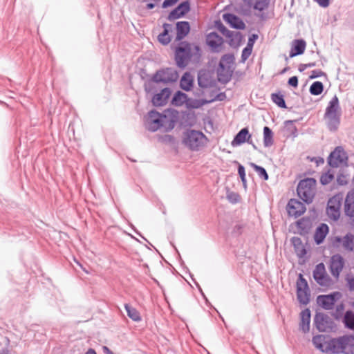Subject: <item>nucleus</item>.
Masks as SVG:
<instances>
[{
    "label": "nucleus",
    "mask_w": 354,
    "mask_h": 354,
    "mask_svg": "<svg viewBox=\"0 0 354 354\" xmlns=\"http://www.w3.org/2000/svg\"><path fill=\"white\" fill-rule=\"evenodd\" d=\"M103 351L105 354H113V353L107 346H103Z\"/></svg>",
    "instance_id": "obj_53"
},
{
    "label": "nucleus",
    "mask_w": 354,
    "mask_h": 354,
    "mask_svg": "<svg viewBox=\"0 0 354 354\" xmlns=\"http://www.w3.org/2000/svg\"><path fill=\"white\" fill-rule=\"evenodd\" d=\"M337 181L340 185H345L348 182V176L343 174H339L337 177Z\"/></svg>",
    "instance_id": "obj_44"
},
{
    "label": "nucleus",
    "mask_w": 354,
    "mask_h": 354,
    "mask_svg": "<svg viewBox=\"0 0 354 354\" xmlns=\"http://www.w3.org/2000/svg\"><path fill=\"white\" fill-rule=\"evenodd\" d=\"M273 133L268 127L263 128V144L266 147H269L273 145Z\"/></svg>",
    "instance_id": "obj_32"
},
{
    "label": "nucleus",
    "mask_w": 354,
    "mask_h": 354,
    "mask_svg": "<svg viewBox=\"0 0 354 354\" xmlns=\"http://www.w3.org/2000/svg\"><path fill=\"white\" fill-rule=\"evenodd\" d=\"M344 212L346 216L354 218V192H349L344 203Z\"/></svg>",
    "instance_id": "obj_22"
},
{
    "label": "nucleus",
    "mask_w": 354,
    "mask_h": 354,
    "mask_svg": "<svg viewBox=\"0 0 354 354\" xmlns=\"http://www.w3.org/2000/svg\"><path fill=\"white\" fill-rule=\"evenodd\" d=\"M341 108L337 95L329 102L325 112V117L328 120V127L330 131L337 129L340 123Z\"/></svg>",
    "instance_id": "obj_4"
},
{
    "label": "nucleus",
    "mask_w": 354,
    "mask_h": 354,
    "mask_svg": "<svg viewBox=\"0 0 354 354\" xmlns=\"http://www.w3.org/2000/svg\"><path fill=\"white\" fill-rule=\"evenodd\" d=\"M342 199V195L336 194L328 201L326 214L330 219L335 221L339 218Z\"/></svg>",
    "instance_id": "obj_8"
},
{
    "label": "nucleus",
    "mask_w": 354,
    "mask_h": 354,
    "mask_svg": "<svg viewBox=\"0 0 354 354\" xmlns=\"http://www.w3.org/2000/svg\"><path fill=\"white\" fill-rule=\"evenodd\" d=\"M178 0H165L162 3L163 8H167L175 4Z\"/></svg>",
    "instance_id": "obj_52"
},
{
    "label": "nucleus",
    "mask_w": 354,
    "mask_h": 354,
    "mask_svg": "<svg viewBox=\"0 0 354 354\" xmlns=\"http://www.w3.org/2000/svg\"><path fill=\"white\" fill-rule=\"evenodd\" d=\"M224 96V94L223 93H221L219 95H217V100H223V97Z\"/></svg>",
    "instance_id": "obj_58"
},
{
    "label": "nucleus",
    "mask_w": 354,
    "mask_h": 354,
    "mask_svg": "<svg viewBox=\"0 0 354 354\" xmlns=\"http://www.w3.org/2000/svg\"><path fill=\"white\" fill-rule=\"evenodd\" d=\"M154 6H155V5H154L153 3H148V4L147 5V8L148 9H152V8H154Z\"/></svg>",
    "instance_id": "obj_57"
},
{
    "label": "nucleus",
    "mask_w": 354,
    "mask_h": 354,
    "mask_svg": "<svg viewBox=\"0 0 354 354\" xmlns=\"http://www.w3.org/2000/svg\"><path fill=\"white\" fill-rule=\"evenodd\" d=\"M198 84L201 86H202V84H201V78L198 77Z\"/></svg>",
    "instance_id": "obj_61"
},
{
    "label": "nucleus",
    "mask_w": 354,
    "mask_h": 354,
    "mask_svg": "<svg viewBox=\"0 0 354 354\" xmlns=\"http://www.w3.org/2000/svg\"><path fill=\"white\" fill-rule=\"evenodd\" d=\"M176 120L171 116L160 114L156 111H151L145 120V128L154 132L160 128L165 131H169L174 128Z\"/></svg>",
    "instance_id": "obj_2"
},
{
    "label": "nucleus",
    "mask_w": 354,
    "mask_h": 354,
    "mask_svg": "<svg viewBox=\"0 0 354 354\" xmlns=\"http://www.w3.org/2000/svg\"><path fill=\"white\" fill-rule=\"evenodd\" d=\"M163 28L164 30L158 35V39L160 43L163 45H167L171 41V37L169 35V32L171 31L172 26L169 24H164Z\"/></svg>",
    "instance_id": "obj_29"
},
{
    "label": "nucleus",
    "mask_w": 354,
    "mask_h": 354,
    "mask_svg": "<svg viewBox=\"0 0 354 354\" xmlns=\"http://www.w3.org/2000/svg\"><path fill=\"white\" fill-rule=\"evenodd\" d=\"M271 98L272 101L279 107L281 108H286V103L283 99V97L282 95L277 94V93H272Z\"/></svg>",
    "instance_id": "obj_39"
},
{
    "label": "nucleus",
    "mask_w": 354,
    "mask_h": 354,
    "mask_svg": "<svg viewBox=\"0 0 354 354\" xmlns=\"http://www.w3.org/2000/svg\"><path fill=\"white\" fill-rule=\"evenodd\" d=\"M344 266V260L340 254H335L330 259V270L332 275L338 278Z\"/></svg>",
    "instance_id": "obj_15"
},
{
    "label": "nucleus",
    "mask_w": 354,
    "mask_h": 354,
    "mask_svg": "<svg viewBox=\"0 0 354 354\" xmlns=\"http://www.w3.org/2000/svg\"><path fill=\"white\" fill-rule=\"evenodd\" d=\"M270 0H256L253 6L254 9L263 11L268 7Z\"/></svg>",
    "instance_id": "obj_41"
},
{
    "label": "nucleus",
    "mask_w": 354,
    "mask_h": 354,
    "mask_svg": "<svg viewBox=\"0 0 354 354\" xmlns=\"http://www.w3.org/2000/svg\"><path fill=\"white\" fill-rule=\"evenodd\" d=\"M306 41L304 39H295L292 43L290 57H293L304 53L306 49Z\"/></svg>",
    "instance_id": "obj_21"
},
{
    "label": "nucleus",
    "mask_w": 354,
    "mask_h": 354,
    "mask_svg": "<svg viewBox=\"0 0 354 354\" xmlns=\"http://www.w3.org/2000/svg\"><path fill=\"white\" fill-rule=\"evenodd\" d=\"M247 142L248 144H252L251 135L249 133L248 128L242 129L234 137L232 142V146H238Z\"/></svg>",
    "instance_id": "obj_18"
},
{
    "label": "nucleus",
    "mask_w": 354,
    "mask_h": 354,
    "mask_svg": "<svg viewBox=\"0 0 354 354\" xmlns=\"http://www.w3.org/2000/svg\"><path fill=\"white\" fill-rule=\"evenodd\" d=\"M0 354H11V353L10 352L9 350L6 348L0 351Z\"/></svg>",
    "instance_id": "obj_55"
},
{
    "label": "nucleus",
    "mask_w": 354,
    "mask_h": 354,
    "mask_svg": "<svg viewBox=\"0 0 354 354\" xmlns=\"http://www.w3.org/2000/svg\"><path fill=\"white\" fill-rule=\"evenodd\" d=\"M288 70V67H286L284 68L281 71V74H283L284 73H286L287 71Z\"/></svg>",
    "instance_id": "obj_59"
},
{
    "label": "nucleus",
    "mask_w": 354,
    "mask_h": 354,
    "mask_svg": "<svg viewBox=\"0 0 354 354\" xmlns=\"http://www.w3.org/2000/svg\"><path fill=\"white\" fill-rule=\"evenodd\" d=\"M223 19L234 28L241 30L244 29L245 27L244 22L239 17L233 14L227 13L223 15Z\"/></svg>",
    "instance_id": "obj_20"
},
{
    "label": "nucleus",
    "mask_w": 354,
    "mask_h": 354,
    "mask_svg": "<svg viewBox=\"0 0 354 354\" xmlns=\"http://www.w3.org/2000/svg\"><path fill=\"white\" fill-rule=\"evenodd\" d=\"M250 165L254 169L260 178L264 180H268V175L263 167L257 165L254 163H251Z\"/></svg>",
    "instance_id": "obj_40"
},
{
    "label": "nucleus",
    "mask_w": 354,
    "mask_h": 354,
    "mask_svg": "<svg viewBox=\"0 0 354 354\" xmlns=\"http://www.w3.org/2000/svg\"><path fill=\"white\" fill-rule=\"evenodd\" d=\"M344 323L345 326L349 329H354V313L347 311L344 317Z\"/></svg>",
    "instance_id": "obj_35"
},
{
    "label": "nucleus",
    "mask_w": 354,
    "mask_h": 354,
    "mask_svg": "<svg viewBox=\"0 0 354 354\" xmlns=\"http://www.w3.org/2000/svg\"><path fill=\"white\" fill-rule=\"evenodd\" d=\"M171 94L170 89L168 88H163L160 93L156 94L152 98V103L154 106L165 105Z\"/></svg>",
    "instance_id": "obj_19"
},
{
    "label": "nucleus",
    "mask_w": 354,
    "mask_h": 354,
    "mask_svg": "<svg viewBox=\"0 0 354 354\" xmlns=\"http://www.w3.org/2000/svg\"><path fill=\"white\" fill-rule=\"evenodd\" d=\"M200 56V48L194 44L183 43L176 50L175 59L176 64L180 68H185L190 58Z\"/></svg>",
    "instance_id": "obj_3"
},
{
    "label": "nucleus",
    "mask_w": 354,
    "mask_h": 354,
    "mask_svg": "<svg viewBox=\"0 0 354 354\" xmlns=\"http://www.w3.org/2000/svg\"><path fill=\"white\" fill-rule=\"evenodd\" d=\"M234 62V57L232 54L224 55L219 62L220 66H225L227 68H232Z\"/></svg>",
    "instance_id": "obj_33"
},
{
    "label": "nucleus",
    "mask_w": 354,
    "mask_h": 354,
    "mask_svg": "<svg viewBox=\"0 0 354 354\" xmlns=\"http://www.w3.org/2000/svg\"><path fill=\"white\" fill-rule=\"evenodd\" d=\"M193 85L194 77L189 72L185 73L180 81V88L185 91H189L192 88Z\"/></svg>",
    "instance_id": "obj_28"
},
{
    "label": "nucleus",
    "mask_w": 354,
    "mask_h": 354,
    "mask_svg": "<svg viewBox=\"0 0 354 354\" xmlns=\"http://www.w3.org/2000/svg\"><path fill=\"white\" fill-rule=\"evenodd\" d=\"M220 31L227 37H232L233 35V32L230 30H227L224 26L221 25L219 28Z\"/></svg>",
    "instance_id": "obj_47"
},
{
    "label": "nucleus",
    "mask_w": 354,
    "mask_h": 354,
    "mask_svg": "<svg viewBox=\"0 0 354 354\" xmlns=\"http://www.w3.org/2000/svg\"><path fill=\"white\" fill-rule=\"evenodd\" d=\"M322 8H327L330 4V0H313Z\"/></svg>",
    "instance_id": "obj_50"
},
{
    "label": "nucleus",
    "mask_w": 354,
    "mask_h": 354,
    "mask_svg": "<svg viewBox=\"0 0 354 354\" xmlns=\"http://www.w3.org/2000/svg\"><path fill=\"white\" fill-rule=\"evenodd\" d=\"M205 135L198 131L192 130L187 133L185 138V144L192 150H198L204 145Z\"/></svg>",
    "instance_id": "obj_7"
},
{
    "label": "nucleus",
    "mask_w": 354,
    "mask_h": 354,
    "mask_svg": "<svg viewBox=\"0 0 354 354\" xmlns=\"http://www.w3.org/2000/svg\"><path fill=\"white\" fill-rule=\"evenodd\" d=\"M186 102H187V95L181 91H177L172 99V103L175 106H181Z\"/></svg>",
    "instance_id": "obj_34"
},
{
    "label": "nucleus",
    "mask_w": 354,
    "mask_h": 354,
    "mask_svg": "<svg viewBox=\"0 0 354 354\" xmlns=\"http://www.w3.org/2000/svg\"><path fill=\"white\" fill-rule=\"evenodd\" d=\"M124 308L127 311V315L133 321L140 322L141 320L140 313L135 308L132 307L128 304H125Z\"/></svg>",
    "instance_id": "obj_31"
},
{
    "label": "nucleus",
    "mask_w": 354,
    "mask_h": 354,
    "mask_svg": "<svg viewBox=\"0 0 354 354\" xmlns=\"http://www.w3.org/2000/svg\"><path fill=\"white\" fill-rule=\"evenodd\" d=\"M206 42L214 52L218 53L222 50L223 39L214 32L207 35Z\"/></svg>",
    "instance_id": "obj_16"
},
{
    "label": "nucleus",
    "mask_w": 354,
    "mask_h": 354,
    "mask_svg": "<svg viewBox=\"0 0 354 354\" xmlns=\"http://www.w3.org/2000/svg\"><path fill=\"white\" fill-rule=\"evenodd\" d=\"M166 138H168L169 140H171L172 139V137L171 136H166Z\"/></svg>",
    "instance_id": "obj_62"
},
{
    "label": "nucleus",
    "mask_w": 354,
    "mask_h": 354,
    "mask_svg": "<svg viewBox=\"0 0 354 354\" xmlns=\"http://www.w3.org/2000/svg\"><path fill=\"white\" fill-rule=\"evenodd\" d=\"M347 285L351 291L354 290V277H348L346 278Z\"/></svg>",
    "instance_id": "obj_49"
},
{
    "label": "nucleus",
    "mask_w": 354,
    "mask_h": 354,
    "mask_svg": "<svg viewBox=\"0 0 354 354\" xmlns=\"http://www.w3.org/2000/svg\"><path fill=\"white\" fill-rule=\"evenodd\" d=\"M239 195L237 193L231 192L227 194V200L232 203H238L239 201Z\"/></svg>",
    "instance_id": "obj_43"
},
{
    "label": "nucleus",
    "mask_w": 354,
    "mask_h": 354,
    "mask_svg": "<svg viewBox=\"0 0 354 354\" xmlns=\"http://www.w3.org/2000/svg\"><path fill=\"white\" fill-rule=\"evenodd\" d=\"M324 73L322 71L314 70L312 71V74L310 76V79L317 78L321 77Z\"/></svg>",
    "instance_id": "obj_51"
},
{
    "label": "nucleus",
    "mask_w": 354,
    "mask_h": 354,
    "mask_svg": "<svg viewBox=\"0 0 354 354\" xmlns=\"http://www.w3.org/2000/svg\"><path fill=\"white\" fill-rule=\"evenodd\" d=\"M333 245L338 250L347 252L354 251V234L348 232L344 236H335L333 239Z\"/></svg>",
    "instance_id": "obj_6"
},
{
    "label": "nucleus",
    "mask_w": 354,
    "mask_h": 354,
    "mask_svg": "<svg viewBox=\"0 0 354 354\" xmlns=\"http://www.w3.org/2000/svg\"><path fill=\"white\" fill-rule=\"evenodd\" d=\"M314 323L319 331L329 332L334 328V322L327 315L317 314L314 318Z\"/></svg>",
    "instance_id": "obj_12"
},
{
    "label": "nucleus",
    "mask_w": 354,
    "mask_h": 354,
    "mask_svg": "<svg viewBox=\"0 0 354 354\" xmlns=\"http://www.w3.org/2000/svg\"><path fill=\"white\" fill-rule=\"evenodd\" d=\"M189 10V3L188 1H184L179 4L169 15V20H174L183 17Z\"/></svg>",
    "instance_id": "obj_17"
},
{
    "label": "nucleus",
    "mask_w": 354,
    "mask_h": 354,
    "mask_svg": "<svg viewBox=\"0 0 354 354\" xmlns=\"http://www.w3.org/2000/svg\"><path fill=\"white\" fill-rule=\"evenodd\" d=\"M233 69L225 66H220L217 68L218 80L222 83L228 82L232 75Z\"/></svg>",
    "instance_id": "obj_24"
},
{
    "label": "nucleus",
    "mask_w": 354,
    "mask_h": 354,
    "mask_svg": "<svg viewBox=\"0 0 354 354\" xmlns=\"http://www.w3.org/2000/svg\"><path fill=\"white\" fill-rule=\"evenodd\" d=\"M214 100H194L189 101L187 105L189 107L198 109L201 107L202 106L213 102Z\"/></svg>",
    "instance_id": "obj_37"
},
{
    "label": "nucleus",
    "mask_w": 354,
    "mask_h": 354,
    "mask_svg": "<svg viewBox=\"0 0 354 354\" xmlns=\"http://www.w3.org/2000/svg\"><path fill=\"white\" fill-rule=\"evenodd\" d=\"M316 180L312 178L301 180L297 186V192L299 198L306 203H310L315 194Z\"/></svg>",
    "instance_id": "obj_5"
},
{
    "label": "nucleus",
    "mask_w": 354,
    "mask_h": 354,
    "mask_svg": "<svg viewBox=\"0 0 354 354\" xmlns=\"http://www.w3.org/2000/svg\"><path fill=\"white\" fill-rule=\"evenodd\" d=\"M178 78L177 71L171 68H167L158 71L153 75V80L156 82L169 83L174 82Z\"/></svg>",
    "instance_id": "obj_10"
},
{
    "label": "nucleus",
    "mask_w": 354,
    "mask_h": 354,
    "mask_svg": "<svg viewBox=\"0 0 354 354\" xmlns=\"http://www.w3.org/2000/svg\"><path fill=\"white\" fill-rule=\"evenodd\" d=\"M238 173L240 176L242 182L245 184L246 183L245 168L243 165H239L238 167Z\"/></svg>",
    "instance_id": "obj_45"
},
{
    "label": "nucleus",
    "mask_w": 354,
    "mask_h": 354,
    "mask_svg": "<svg viewBox=\"0 0 354 354\" xmlns=\"http://www.w3.org/2000/svg\"><path fill=\"white\" fill-rule=\"evenodd\" d=\"M310 311L306 308L301 313V322L299 324L301 330L304 333H307L310 330Z\"/></svg>",
    "instance_id": "obj_26"
},
{
    "label": "nucleus",
    "mask_w": 354,
    "mask_h": 354,
    "mask_svg": "<svg viewBox=\"0 0 354 354\" xmlns=\"http://www.w3.org/2000/svg\"><path fill=\"white\" fill-rule=\"evenodd\" d=\"M317 304L326 310L333 308L335 299L333 295H320L317 297Z\"/></svg>",
    "instance_id": "obj_23"
},
{
    "label": "nucleus",
    "mask_w": 354,
    "mask_h": 354,
    "mask_svg": "<svg viewBox=\"0 0 354 354\" xmlns=\"http://www.w3.org/2000/svg\"><path fill=\"white\" fill-rule=\"evenodd\" d=\"M314 346L323 353L333 354H353L354 336L344 335L337 338L326 340V337L319 335L313 337Z\"/></svg>",
    "instance_id": "obj_1"
},
{
    "label": "nucleus",
    "mask_w": 354,
    "mask_h": 354,
    "mask_svg": "<svg viewBox=\"0 0 354 354\" xmlns=\"http://www.w3.org/2000/svg\"><path fill=\"white\" fill-rule=\"evenodd\" d=\"M316 63L315 62H310V63H308V64H301L299 66V71L300 72H303L304 71H305L306 68H312V67H315L316 66Z\"/></svg>",
    "instance_id": "obj_46"
},
{
    "label": "nucleus",
    "mask_w": 354,
    "mask_h": 354,
    "mask_svg": "<svg viewBox=\"0 0 354 354\" xmlns=\"http://www.w3.org/2000/svg\"><path fill=\"white\" fill-rule=\"evenodd\" d=\"M253 37H254V39H256L257 38V35H253Z\"/></svg>",
    "instance_id": "obj_64"
},
{
    "label": "nucleus",
    "mask_w": 354,
    "mask_h": 354,
    "mask_svg": "<svg viewBox=\"0 0 354 354\" xmlns=\"http://www.w3.org/2000/svg\"><path fill=\"white\" fill-rule=\"evenodd\" d=\"M85 354H97L94 349L89 348Z\"/></svg>",
    "instance_id": "obj_56"
},
{
    "label": "nucleus",
    "mask_w": 354,
    "mask_h": 354,
    "mask_svg": "<svg viewBox=\"0 0 354 354\" xmlns=\"http://www.w3.org/2000/svg\"><path fill=\"white\" fill-rule=\"evenodd\" d=\"M243 2L249 7L251 8L253 4V0H243Z\"/></svg>",
    "instance_id": "obj_54"
},
{
    "label": "nucleus",
    "mask_w": 354,
    "mask_h": 354,
    "mask_svg": "<svg viewBox=\"0 0 354 354\" xmlns=\"http://www.w3.org/2000/svg\"><path fill=\"white\" fill-rule=\"evenodd\" d=\"M313 277L320 286H328L330 284V280L326 272L323 263H320L315 266L313 270Z\"/></svg>",
    "instance_id": "obj_13"
},
{
    "label": "nucleus",
    "mask_w": 354,
    "mask_h": 354,
    "mask_svg": "<svg viewBox=\"0 0 354 354\" xmlns=\"http://www.w3.org/2000/svg\"><path fill=\"white\" fill-rule=\"evenodd\" d=\"M250 145L252 146V147H253L254 149H256V150L257 149V146L253 143V142H252V144H250Z\"/></svg>",
    "instance_id": "obj_60"
},
{
    "label": "nucleus",
    "mask_w": 354,
    "mask_h": 354,
    "mask_svg": "<svg viewBox=\"0 0 354 354\" xmlns=\"http://www.w3.org/2000/svg\"><path fill=\"white\" fill-rule=\"evenodd\" d=\"M190 26L187 21H178L176 24V39H183L189 32Z\"/></svg>",
    "instance_id": "obj_27"
},
{
    "label": "nucleus",
    "mask_w": 354,
    "mask_h": 354,
    "mask_svg": "<svg viewBox=\"0 0 354 354\" xmlns=\"http://www.w3.org/2000/svg\"><path fill=\"white\" fill-rule=\"evenodd\" d=\"M323 90V84L319 81L313 82L310 87V93L314 95H318L321 94Z\"/></svg>",
    "instance_id": "obj_36"
},
{
    "label": "nucleus",
    "mask_w": 354,
    "mask_h": 354,
    "mask_svg": "<svg viewBox=\"0 0 354 354\" xmlns=\"http://www.w3.org/2000/svg\"><path fill=\"white\" fill-rule=\"evenodd\" d=\"M251 39H249L248 45L243 48L241 53V62H245L250 56L252 50V44H250Z\"/></svg>",
    "instance_id": "obj_38"
},
{
    "label": "nucleus",
    "mask_w": 354,
    "mask_h": 354,
    "mask_svg": "<svg viewBox=\"0 0 354 354\" xmlns=\"http://www.w3.org/2000/svg\"><path fill=\"white\" fill-rule=\"evenodd\" d=\"M329 231L328 226L326 224L322 223L318 226L314 234V240L317 244L322 243Z\"/></svg>",
    "instance_id": "obj_25"
},
{
    "label": "nucleus",
    "mask_w": 354,
    "mask_h": 354,
    "mask_svg": "<svg viewBox=\"0 0 354 354\" xmlns=\"http://www.w3.org/2000/svg\"><path fill=\"white\" fill-rule=\"evenodd\" d=\"M288 84L294 88L298 86V78L297 76H292L288 80Z\"/></svg>",
    "instance_id": "obj_48"
},
{
    "label": "nucleus",
    "mask_w": 354,
    "mask_h": 354,
    "mask_svg": "<svg viewBox=\"0 0 354 354\" xmlns=\"http://www.w3.org/2000/svg\"><path fill=\"white\" fill-rule=\"evenodd\" d=\"M334 178L333 174L328 172L323 174L320 177V183L322 185H328L330 183L333 179Z\"/></svg>",
    "instance_id": "obj_42"
},
{
    "label": "nucleus",
    "mask_w": 354,
    "mask_h": 354,
    "mask_svg": "<svg viewBox=\"0 0 354 354\" xmlns=\"http://www.w3.org/2000/svg\"><path fill=\"white\" fill-rule=\"evenodd\" d=\"M297 296L298 301L302 304H307L310 301V292L307 281L299 274L297 282Z\"/></svg>",
    "instance_id": "obj_11"
},
{
    "label": "nucleus",
    "mask_w": 354,
    "mask_h": 354,
    "mask_svg": "<svg viewBox=\"0 0 354 354\" xmlns=\"http://www.w3.org/2000/svg\"><path fill=\"white\" fill-rule=\"evenodd\" d=\"M286 208L288 215L295 218L301 216L306 211L305 205L294 198L288 201Z\"/></svg>",
    "instance_id": "obj_14"
},
{
    "label": "nucleus",
    "mask_w": 354,
    "mask_h": 354,
    "mask_svg": "<svg viewBox=\"0 0 354 354\" xmlns=\"http://www.w3.org/2000/svg\"><path fill=\"white\" fill-rule=\"evenodd\" d=\"M253 41H254V39H251L250 44H253Z\"/></svg>",
    "instance_id": "obj_63"
},
{
    "label": "nucleus",
    "mask_w": 354,
    "mask_h": 354,
    "mask_svg": "<svg viewBox=\"0 0 354 354\" xmlns=\"http://www.w3.org/2000/svg\"><path fill=\"white\" fill-rule=\"evenodd\" d=\"M348 156L344 148L337 147L328 157V164L333 167H338L347 164Z\"/></svg>",
    "instance_id": "obj_9"
},
{
    "label": "nucleus",
    "mask_w": 354,
    "mask_h": 354,
    "mask_svg": "<svg viewBox=\"0 0 354 354\" xmlns=\"http://www.w3.org/2000/svg\"><path fill=\"white\" fill-rule=\"evenodd\" d=\"M291 242L294 246L297 255L300 258L304 257L306 254V250L301 242V239L296 236L292 237Z\"/></svg>",
    "instance_id": "obj_30"
}]
</instances>
